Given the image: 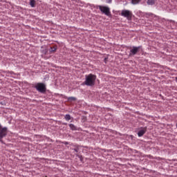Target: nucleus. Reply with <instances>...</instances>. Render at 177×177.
<instances>
[{
  "label": "nucleus",
  "mask_w": 177,
  "mask_h": 177,
  "mask_svg": "<svg viewBox=\"0 0 177 177\" xmlns=\"http://www.w3.org/2000/svg\"><path fill=\"white\" fill-rule=\"evenodd\" d=\"M95 81H96V75L89 74L86 75V80L84 81V84L87 86H93L95 85Z\"/></svg>",
  "instance_id": "f257e3e1"
},
{
  "label": "nucleus",
  "mask_w": 177,
  "mask_h": 177,
  "mask_svg": "<svg viewBox=\"0 0 177 177\" xmlns=\"http://www.w3.org/2000/svg\"><path fill=\"white\" fill-rule=\"evenodd\" d=\"M142 50H143V47L142 46H133L130 49L129 56L130 57H132V56H135L136 55H138L139 52H142Z\"/></svg>",
  "instance_id": "f03ea898"
},
{
  "label": "nucleus",
  "mask_w": 177,
  "mask_h": 177,
  "mask_svg": "<svg viewBox=\"0 0 177 177\" xmlns=\"http://www.w3.org/2000/svg\"><path fill=\"white\" fill-rule=\"evenodd\" d=\"M100 10L101 13H102V15H105V16H107L110 19H111V17H113V15H111V11H110V8L109 6H102Z\"/></svg>",
  "instance_id": "7ed1b4c3"
},
{
  "label": "nucleus",
  "mask_w": 177,
  "mask_h": 177,
  "mask_svg": "<svg viewBox=\"0 0 177 177\" xmlns=\"http://www.w3.org/2000/svg\"><path fill=\"white\" fill-rule=\"evenodd\" d=\"M35 89L40 92V93H45L46 92V85L44 83H37L35 86Z\"/></svg>",
  "instance_id": "20e7f679"
},
{
  "label": "nucleus",
  "mask_w": 177,
  "mask_h": 177,
  "mask_svg": "<svg viewBox=\"0 0 177 177\" xmlns=\"http://www.w3.org/2000/svg\"><path fill=\"white\" fill-rule=\"evenodd\" d=\"M8 135V128L2 127V125L0 124V142L3 143V138Z\"/></svg>",
  "instance_id": "39448f33"
},
{
  "label": "nucleus",
  "mask_w": 177,
  "mask_h": 177,
  "mask_svg": "<svg viewBox=\"0 0 177 177\" xmlns=\"http://www.w3.org/2000/svg\"><path fill=\"white\" fill-rule=\"evenodd\" d=\"M121 16H123V17H126L127 20H132V12L129 10H123L121 12Z\"/></svg>",
  "instance_id": "423d86ee"
},
{
  "label": "nucleus",
  "mask_w": 177,
  "mask_h": 177,
  "mask_svg": "<svg viewBox=\"0 0 177 177\" xmlns=\"http://www.w3.org/2000/svg\"><path fill=\"white\" fill-rule=\"evenodd\" d=\"M57 45H53L50 47L48 49L49 55H52V53H55L57 50Z\"/></svg>",
  "instance_id": "0eeeda50"
},
{
  "label": "nucleus",
  "mask_w": 177,
  "mask_h": 177,
  "mask_svg": "<svg viewBox=\"0 0 177 177\" xmlns=\"http://www.w3.org/2000/svg\"><path fill=\"white\" fill-rule=\"evenodd\" d=\"M147 131V127H144L142 129L140 130L138 133L139 138L143 136Z\"/></svg>",
  "instance_id": "6e6552de"
},
{
  "label": "nucleus",
  "mask_w": 177,
  "mask_h": 177,
  "mask_svg": "<svg viewBox=\"0 0 177 177\" xmlns=\"http://www.w3.org/2000/svg\"><path fill=\"white\" fill-rule=\"evenodd\" d=\"M40 52L43 55H48V52H49V50L48 48H46V47H44V46H42L41 47Z\"/></svg>",
  "instance_id": "1a4fd4ad"
},
{
  "label": "nucleus",
  "mask_w": 177,
  "mask_h": 177,
  "mask_svg": "<svg viewBox=\"0 0 177 177\" xmlns=\"http://www.w3.org/2000/svg\"><path fill=\"white\" fill-rule=\"evenodd\" d=\"M156 0H147V4L150 6H153V5H156Z\"/></svg>",
  "instance_id": "9d476101"
},
{
  "label": "nucleus",
  "mask_w": 177,
  "mask_h": 177,
  "mask_svg": "<svg viewBox=\"0 0 177 177\" xmlns=\"http://www.w3.org/2000/svg\"><path fill=\"white\" fill-rule=\"evenodd\" d=\"M36 3L37 1H35V0H30L29 5L31 6V8H35Z\"/></svg>",
  "instance_id": "9b49d317"
},
{
  "label": "nucleus",
  "mask_w": 177,
  "mask_h": 177,
  "mask_svg": "<svg viewBox=\"0 0 177 177\" xmlns=\"http://www.w3.org/2000/svg\"><path fill=\"white\" fill-rule=\"evenodd\" d=\"M69 128L71 129V131H77V127L73 124H69Z\"/></svg>",
  "instance_id": "f8f14e48"
},
{
  "label": "nucleus",
  "mask_w": 177,
  "mask_h": 177,
  "mask_svg": "<svg viewBox=\"0 0 177 177\" xmlns=\"http://www.w3.org/2000/svg\"><path fill=\"white\" fill-rule=\"evenodd\" d=\"M142 0H131V3L133 5H138V3H140Z\"/></svg>",
  "instance_id": "ddd939ff"
},
{
  "label": "nucleus",
  "mask_w": 177,
  "mask_h": 177,
  "mask_svg": "<svg viewBox=\"0 0 177 177\" xmlns=\"http://www.w3.org/2000/svg\"><path fill=\"white\" fill-rule=\"evenodd\" d=\"M68 102H74L77 100V98H75V97H68Z\"/></svg>",
  "instance_id": "4468645a"
},
{
  "label": "nucleus",
  "mask_w": 177,
  "mask_h": 177,
  "mask_svg": "<svg viewBox=\"0 0 177 177\" xmlns=\"http://www.w3.org/2000/svg\"><path fill=\"white\" fill-rule=\"evenodd\" d=\"M102 6H99V5H93L92 7L94 8V9H100V10L102 9Z\"/></svg>",
  "instance_id": "2eb2a0df"
},
{
  "label": "nucleus",
  "mask_w": 177,
  "mask_h": 177,
  "mask_svg": "<svg viewBox=\"0 0 177 177\" xmlns=\"http://www.w3.org/2000/svg\"><path fill=\"white\" fill-rule=\"evenodd\" d=\"M65 120L66 121H70V120H71V116L70 115H65Z\"/></svg>",
  "instance_id": "dca6fc26"
},
{
  "label": "nucleus",
  "mask_w": 177,
  "mask_h": 177,
  "mask_svg": "<svg viewBox=\"0 0 177 177\" xmlns=\"http://www.w3.org/2000/svg\"><path fill=\"white\" fill-rule=\"evenodd\" d=\"M104 63H107V62H109V57H105L104 59Z\"/></svg>",
  "instance_id": "f3484780"
},
{
  "label": "nucleus",
  "mask_w": 177,
  "mask_h": 177,
  "mask_svg": "<svg viewBox=\"0 0 177 177\" xmlns=\"http://www.w3.org/2000/svg\"><path fill=\"white\" fill-rule=\"evenodd\" d=\"M113 0H106V3H111Z\"/></svg>",
  "instance_id": "a211bd4d"
},
{
  "label": "nucleus",
  "mask_w": 177,
  "mask_h": 177,
  "mask_svg": "<svg viewBox=\"0 0 177 177\" xmlns=\"http://www.w3.org/2000/svg\"><path fill=\"white\" fill-rule=\"evenodd\" d=\"M74 151H75L76 153H78V148L74 149Z\"/></svg>",
  "instance_id": "6ab92c4d"
}]
</instances>
